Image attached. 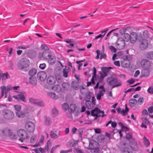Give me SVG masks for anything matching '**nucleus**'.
Instances as JSON below:
<instances>
[{
  "label": "nucleus",
  "mask_w": 153,
  "mask_h": 153,
  "mask_svg": "<svg viewBox=\"0 0 153 153\" xmlns=\"http://www.w3.org/2000/svg\"><path fill=\"white\" fill-rule=\"evenodd\" d=\"M52 89L56 92L59 93L61 91V88L60 86L58 85H55L52 86Z\"/></svg>",
  "instance_id": "27"
},
{
  "label": "nucleus",
  "mask_w": 153,
  "mask_h": 153,
  "mask_svg": "<svg viewBox=\"0 0 153 153\" xmlns=\"http://www.w3.org/2000/svg\"><path fill=\"white\" fill-rule=\"evenodd\" d=\"M13 97L15 99L18 100H21L25 102H26L25 96L22 94H19L13 96Z\"/></svg>",
  "instance_id": "14"
},
{
  "label": "nucleus",
  "mask_w": 153,
  "mask_h": 153,
  "mask_svg": "<svg viewBox=\"0 0 153 153\" xmlns=\"http://www.w3.org/2000/svg\"><path fill=\"white\" fill-rule=\"evenodd\" d=\"M62 109L65 111H67L68 109L69 106L67 103H64L62 105Z\"/></svg>",
  "instance_id": "39"
},
{
  "label": "nucleus",
  "mask_w": 153,
  "mask_h": 153,
  "mask_svg": "<svg viewBox=\"0 0 153 153\" xmlns=\"http://www.w3.org/2000/svg\"><path fill=\"white\" fill-rule=\"evenodd\" d=\"M148 93L151 94H153V88L150 87H149L147 90Z\"/></svg>",
  "instance_id": "58"
},
{
  "label": "nucleus",
  "mask_w": 153,
  "mask_h": 153,
  "mask_svg": "<svg viewBox=\"0 0 153 153\" xmlns=\"http://www.w3.org/2000/svg\"><path fill=\"white\" fill-rule=\"evenodd\" d=\"M106 82L108 85L112 86V88L120 86L122 85L121 82L118 80V78L112 75L107 78Z\"/></svg>",
  "instance_id": "2"
},
{
  "label": "nucleus",
  "mask_w": 153,
  "mask_h": 153,
  "mask_svg": "<svg viewBox=\"0 0 153 153\" xmlns=\"http://www.w3.org/2000/svg\"><path fill=\"white\" fill-rule=\"evenodd\" d=\"M37 77L40 81H44L46 78L47 74L45 72L42 71L38 74Z\"/></svg>",
  "instance_id": "13"
},
{
  "label": "nucleus",
  "mask_w": 153,
  "mask_h": 153,
  "mask_svg": "<svg viewBox=\"0 0 153 153\" xmlns=\"http://www.w3.org/2000/svg\"><path fill=\"white\" fill-rule=\"evenodd\" d=\"M97 55L95 57V59H98L99 58V56L100 54V51L99 50H97L96 51Z\"/></svg>",
  "instance_id": "62"
},
{
  "label": "nucleus",
  "mask_w": 153,
  "mask_h": 153,
  "mask_svg": "<svg viewBox=\"0 0 153 153\" xmlns=\"http://www.w3.org/2000/svg\"><path fill=\"white\" fill-rule=\"evenodd\" d=\"M18 136L19 137V140L23 142L26 139L29 138L28 134L27 131L23 129H20L17 132Z\"/></svg>",
  "instance_id": "3"
},
{
  "label": "nucleus",
  "mask_w": 153,
  "mask_h": 153,
  "mask_svg": "<svg viewBox=\"0 0 153 153\" xmlns=\"http://www.w3.org/2000/svg\"><path fill=\"white\" fill-rule=\"evenodd\" d=\"M113 68L111 67H103L101 68V70L103 73V74L107 76V73L110 71V70L112 69Z\"/></svg>",
  "instance_id": "19"
},
{
  "label": "nucleus",
  "mask_w": 153,
  "mask_h": 153,
  "mask_svg": "<svg viewBox=\"0 0 153 153\" xmlns=\"http://www.w3.org/2000/svg\"><path fill=\"white\" fill-rule=\"evenodd\" d=\"M46 66V64L44 63L41 64L39 66V68L42 70L44 69Z\"/></svg>",
  "instance_id": "55"
},
{
  "label": "nucleus",
  "mask_w": 153,
  "mask_h": 153,
  "mask_svg": "<svg viewBox=\"0 0 153 153\" xmlns=\"http://www.w3.org/2000/svg\"><path fill=\"white\" fill-rule=\"evenodd\" d=\"M125 45V43L123 38H119L117 42L116 47L119 50L123 49Z\"/></svg>",
  "instance_id": "8"
},
{
  "label": "nucleus",
  "mask_w": 153,
  "mask_h": 153,
  "mask_svg": "<svg viewBox=\"0 0 153 153\" xmlns=\"http://www.w3.org/2000/svg\"><path fill=\"white\" fill-rule=\"evenodd\" d=\"M95 82L94 81V78L92 77L91 79V81L88 82H87V86L88 87L90 86L92 84H95Z\"/></svg>",
  "instance_id": "43"
},
{
  "label": "nucleus",
  "mask_w": 153,
  "mask_h": 153,
  "mask_svg": "<svg viewBox=\"0 0 153 153\" xmlns=\"http://www.w3.org/2000/svg\"><path fill=\"white\" fill-rule=\"evenodd\" d=\"M144 144L146 147L149 146L150 145V143L149 140L145 136L144 137Z\"/></svg>",
  "instance_id": "36"
},
{
  "label": "nucleus",
  "mask_w": 153,
  "mask_h": 153,
  "mask_svg": "<svg viewBox=\"0 0 153 153\" xmlns=\"http://www.w3.org/2000/svg\"><path fill=\"white\" fill-rule=\"evenodd\" d=\"M29 83L33 86H35L37 84L36 79V77H30L29 78Z\"/></svg>",
  "instance_id": "21"
},
{
  "label": "nucleus",
  "mask_w": 153,
  "mask_h": 153,
  "mask_svg": "<svg viewBox=\"0 0 153 153\" xmlns=\"http://www.w3.org/2000/svg\"><path fill=\"white\" fill-rule=\"evenodd\" d=\"M109 48L112 53H115L116 52V49L113 46L111 45L109 46Z\"/></svg>",
  "instance_id": "49"
},
{
  "label": "nucleus",
  "mask_w": 153,
  "mask_h": 153,
  "mask_svg": "<svg viewBox=\"0 0 153 153\" xmlns=\"http://www.w3.org/2000/svg\"><path fill=\"white\" fill-rule=\"evenodd\" d=\"M28 55L30 58H33L36 57L37 54L35 51H32L28 53Z\"/></svg>",
  "instance_id": "31"
},
{
  "label": "nucleus",
  "mask_w": 153,
  "mask_h": 153,
  "mask_svg": "<svg viewBox=\"0 0 153 153\" xmlns=\"http://www.w3.org/2000/svg\"><path fill=\"white\" fill-rule=\"evenodd\" d=\"M47 146H45V150H46L48 152L50 151L49 148L51 147V142L49 140H48L47 141Z\"/></svg>",
  "instance_id": "34"
},
{
  "label": "nucleus",
  "mask_w": 153,
  "mask_h": 153,
  "mask_svg": "<svg viewBox=\"0 0 153 153\" xmlns=\"http://www.w3.org/2000/svg\"><path fill=\"white\" fill-rule=\"evenodd\" d=\"M51 56V53L49 51H45L43 52V58L46 59H48Z\"/></svg>",
  "instance_id": "18"
},
{
  "label": "nucleus",
  "mask_w": 153,
  "mask_h": 153,
  "mask_svg": "<svg viewBox=\"0 0 153 153\" xmlns=\"http://www.w3.org/2000/svg\"><path fill=\"white\" fill-rule=\"evenodd\" d=\"M141 67L144 68L149 69L151 65L149 61L146 59H142L140 62Z\"/></svg>",
  "instance_id": "7"
},
{
  "label": "nucleus",
  "mask_w": 153,
  "mask_h": 153,
  "mask_svg": "<svg viewBox=\"0 0 153 153\" xmlns=\"http://www.w3.org/2000/svg\"><path fill=\"white\" fill-rule=\"evenodd\" d=\"M137 102V101L136 99H131L129 101V105L131 107L134 106L135 105V103Z\"/></svg>",
  "instance_id": "30"
},
{
  "label": "nucleus",
  "mask_w": 153,
  "mask_h": 153,
  "mask_svg": "<svg viewBox=\"0 0 153 153\" xmlns=\"http://www.w3.org/2000/svg\"><path fill=\"white\" fill-rule=\"evenodd\" d=\"M50 136L51 138L56 139L58 138L59 137L60 134L56 130H53L50 132Z\"/></svg>",
  "instance_id": "16"
},
{
  "label": "nucleus",
  "mask_w": 153,
  "mask_h": 153,
  "mask_svg": "<svg viewBox=\"0 0 153 153\" xmlns=\"http://www.w3.org/2000/svg\"><path fill=\"white\" fill-rule=\"evenodd\" d=\"M10 131L9 129H4L3 131V134L4 135H5V136H7V135H9V132Z\"/></svg>",
  "instance_id": "53"
},
{
  "label": "nucleus",
  "mask_w": 153,
  "mask_h": 153,
  "mask_svg": "<svg viewBox=\"0 0 153 153\" xmlns=\"http://www.w3.org/2000/svg\"><path fill=\"white\" fill-rule=\"evenodd\" d=\"M140 48L142 50H144L147 48L148 45L147 40L146 39L140 41Z\"/></svg>",
  "instance_id": "11"
},
{
  "label": "nucleus",
  "mask_w": 153,
  "mask_h": 153,
  "mask_svg": "<svg viewBox=\"0 0 153 153\" xmlns=\"http://www.w3.org/2000/svg\"><path fill=\"white\" fill-rule=\"evenodd\" d=\"M93 75L92 76V77L94 78L96 76H97V74H96V70L95 67H94L93 68Z\"/></svg>",
  "instance_id": "59"
},
{
  "label": "nucleus",
  "mask_w": 153,
  "mask_h": 153,
  "mask_svg": "<svg viewBox=\"0 0 153 153\" xmlns=\"http://www.w3.org/2000/svg\"><path fill=\"white\" fill-rule=\"evenodd\" d=\"M52 113L53 114L56 116L58 114L59 111L55 107H54L52 109Z\"/></svg>",
  "instance_id": "44"
},
{
  "label": "nucleus",
  "mask_w": 153,
  "mask_h": 153,
  "mask_svg": "<svg viewBox=\"0 0 153 153\" xmlns=\"http://www.w3.org/2000/svg\"><path fill=\"white\" fill-rule=\"evenodd\" d=\"M62 86L63 88L65 90H68L69 88V85L68 83L64 82L63 83Z\"/></svg>",
  "instance_id": "41"
},
{
  "label": "nucleus",
  "mask_w": 153,
  "mask_h": 153,
  "mask_svg": "<svg viewBox=\"0 0 153 153\" xmlns=\"http://www.w3.org/2000/svg\"><path fill=\"white\" fill-rule=\"evenodd\" d=\"M2 114L4 118L7 120H12L15 116L13 112L10 110H3Z\"/></svg>",
  "instance_id": "4"
},
{
  "label": "nucleus",
  "mask_w": 153,
  "mask_h": 153,
  "mask_svg": "<svg viewBox=\"0 0 153 153\" xmlns=\"http://www.w3.org/2000/svg\"><path fill=\"white\" fill-rule=\"evenodd\" d=\"M135 82V80L132 78H131L130 79H128L127 81V82L129 84H133Z\"/></svg>",
  "instance_id": "61"
},
{
  "label": "nucleus",
  "mask_w": 153,
  "mask_h": 153,
  "mask_svg": "<svg viewBox=\"0 0 153 153\" xmlns=\"http://www.w3.org/2000/svg\"><path fill=\"white\" fill-rule=\"evenodd\" d=\"M148 111L150 114H152L153 112V106H150L148 109Z\"/></svg>",
  "instance_id": "64"
},
{
  "label": "nucleus",
  "mask_w": 153,
  "mask_h": 153,
  "mask_svg": "<svg viewBox=\"0 0 153 153\" xmlns=\"http://www.w3.org/2000/svg\"><path fill=\"white\" fill-rule=\"evenodd\" d=\"M48 95L53 100H57L59 98L53 92H49L48 94Z\"/></svg>",
  "instance_id": "24"
},
{
  "label": "nucleus",
  "mask_w": 153,
  "mask_h": 153,
  "mask_svg": "<svg viewBox=\"0 0 153 153\" xmlns=\"http://www.w3.org/2000/svg\"><path fill=\"white\" fill-rule=\"evenodd\" d=\"M131 152L130 149L128 147L124 148L123 150V153H131Z\"/></svg>",
  "instance_id": "40"
},
{
  "label": "nucleus",
  "mask_w": 153,
  "mask_h": 153,
  "mask_svg": "<svg viewBox=\"0 0 153 153\" xmlns=\"http://www.w3.org/2000/svg\"><path fill=\"white\" fill-rule=\"evenodd\" d=\"M30 62L29 60L26 58L21 59L17 64L18 68L20 70L27 71V68L29 67Z\"/></svg>",
  "instance_id": "1"
},
{
  "label": "nucleus",
  "mask_w": 153,
  "mask_h": 153,
  "mask_svg": "<svg viewBox=\"0 0 153 153\" xmlns=\"http://www.w3.org/2000/svg\"><path fill=\"white\" fill-rule=\"evenodd\" d=\"M100 74L101 75L98 78V81L100 83L103 82L104 78L106 76L103 74L101 71L100 72Z\"/></svg>",
  "instance_id": "32"
},
{
  "label": "nucleus",
  "mask_w": 153,
  "mask_h": 153,
  "mask_svg": "<svg viewBox=\"0 0 153 153\" xmlns=\"http://www.w3.org/2000/svg\"><path fill=\"white\" fill-rule=\"evenodd\" d=\"M29 102L31 103L37 104L40 106H42L44 105V102L41 101L34 99L33 98H30L29 99Z\"/></svg>",
  "instance_id": "9"
},
{
  "label": "nucleus",
  "mask_w": 153,
  "mask_h": 153,
  "mask_svg": "<svg viewBox=\"0 0 153 153\" xmlns=\"http://www.w3.org/2000/svg\"><path fill=\"white\" fill-rule=\"evenodd\" d=\"M29 47V45H27L25 46H22V45L19 46L17 48V49H25L27 48H28Z\"/></svg>",
  "instance_id": "47"
},
{
  "label": "nucleus",
  "mask_w": 153,
  "mask_h": 153,
  "mask_svg": "<svg viewBox=\"0 0 153 153\" xmlns=\"http://www.w3.org/2000/svg\"><path fill=\"white\" fill-rule=\"evenodd\" d=\"M76 106L75 104H72L69 106L68 111L71 114H72L75 111Z\"/></svg>",
  "instance_id": "20"
},
{
  "label": "nucleus",
  "mask_w": 153,
  "mask_h": 153,
  "mask_svg": "<svg viewBox=\"0 0 153 153\" xmlns=\"http://www.w3.org/2000/svg\"><path fill=\"white\" fill-rule=\"evenodd\" d=\"M99 93V94H97V99L98 100H100L101 99V96L103 95V93L102 90L100 91Z\"/></svg>",
  "instance_id": "42"
},
{
  "label": "nucleus",
  "mask_w": 153,
  "mask_h": 153,
  "mask_svg": "<svg viewBox=\"0 0 153 153\" xmlns=\"http://www.w3.org/2000/svg\"><path fill=\"white\" fill-rule=\"evenodd\" d=\"M121 64L122 66L124 68L128 67L130 65V61L127 59L122 60L121 62Z\"/></svg>",
  "instance_id": "15"
},
{
  "label": "nucleus",
  "mask_w": 153,
  "mask_h": 153,
  "mask_svg": "<svg viewBox=\"0 0 153 153\" xmlns=\"http://www.w3.org/2000/svg\"><path fill=\"white\" fill-rule=\"evenodd\" d=\"M126 137L127 139L128 140H130L132 138V136L131 133H129L126 134Z\"/></svg>",
  "instance_id": "52"
},
{
  "label": "nucleus",
  "mask_w": 153,
  "mask_h": 153,
  "mask_svg": "<svg viewBox=\"0 0 153 153\" xmlns=\"http://www.w3.org/2000/svg\"><path fill=\"white\" fill-rule=\"evenodd\" d=\"M145 57L148 59H153V51H150L146 52L145 55Z\"/></svg>",
  "instance_id": "22"
},
{
  "label": "nucleus",
  "mask_w": 153,
  "mask_h": 153,
  "mask_svg": "<svg viewBox=\"0 0 153 153\" xmlns=\"http://www.w3.org/2000/svg\"><path fill=\"white\" fill-rule=\"evenodd\" d=\"M142 33L145 38L146 37L148 38L149 37V33L147 30H144Z\"/></svg>",
  "instance_id": "50"
},
{
  "label": "nucleus",
  "mask_w": 153,
  "mask_h": 153,
  "mask_svg": "<svg viewBox=\"0 0 153 153\" xmlns=\"http://www.w3.org/2000/svg\"><path fill=\"white\" fill-rule=\"evenodd\" d=\"M97 108H99L98 107H96L94 109L92 110L91 111V114L92 113L94 114H99V112L97 113Z\"/></svg>",
  "instance_id": "57"
},
{
  "label": "nucleus",
  "mask_w": 153,
  "mask_h": 153,
  "mask_svg": "<svg viewBox=\"0 0 153 153\" xmlns=\"http://www.w3.org/2000/svg\"><path fill=\"white\" fill-rule=\"evenodd\" d=\"M36 138V135H34L32 136L30 138V142L31 143H34L35 142Z\"/></svg>",
  "instance_id": "51"
},
{
  "label": "nucleus",
  "mask_w": 153,
  "mask_h": 153,
  "mask_svg": "<svg viewBox=\"0 0 153 153\" xmlns=\"http://www.w3.org/2000/svg\"><path fill=\"white\" fill-rule=\"evenodd\" d=\"M26 130L29 133H32L35 129V126L34 123L31 121L27 122L25 125Z\"/></svg>",
  "instance_id": "5"
},
{
  "label": "nucleus",
  "mask_w": 153,
  "mask_h": 153,
  "mask_svg": "<svg viewBox=\"0 0 153 153\" xmlns=\"http://www.w3.org/2000/svg\"><path fill=\"white\" fill-rule=\"evenodd\" d=\"M59 145H56L55 146H53L51 149V153H53L54 152V149H56V148H57L58 147H59Z\"/></svg>",
  "instance_id": "60"
},
{
  "label": "nucleus",
  "mask_w": 153,
  "mask_h": 153,
  "mask_svg": "<svg viewBox=\"0 0 153 153\" xmlns=\"http://www.w3.org/2000/svg\"><path fill=\"white\" fill-rule=\"evenodd\" d=\"M69 71H68L67 69L65 68L63 70L62 73L63 74V76L65 77H67L68 76V73Z\"/></svg>",
  "instance_id": "46"
},
{
  "label": "nucleus",
  "mask_w": 153,
  "mask_h": 153,
  "mask_svg": "<svg viewBox=\"0 0 153 153\" xmlns=\"http://www.w3.org/2000/svg\"><path fill=\"white\" fill-rule=\"evenodd\" d=\"M85 105L88 109H91L94 105L91 101H86Z\"/></svg>",
  "instance_id": "28"
},
{
  "label": "nucleus",
  "mask_w": 153,
  "mask_h": 153,
  "mask_svg": "<svg viewBox=\"0 0 153 153\" xmlns=\"http://www.w3.org/2000/svg\"><path fill=\"white\" fill-rule=\"evenodd\" d=\"M56 77L53 76H50L47 79V82L50 85L54 84L56 81Z\"/></svg>",
  "instance_id": "12"
},
{
  "label": "nucleus",
  "mask_w": 153,
  "mask_h": 153,
  "mask_svg": "<svg viewBox=\"0 0 153 153\" xmlns=\"http://www.w3.org/2000/svg\"><path fill=\"white\" fill-rule=\"evenodd\" d=\"M106 58L107 55L105 53H104V51H103V52H101V53L100 59H105Z\"/></svg>",
  "instance_id": "48"
},
{
  "label": "nucleus",
  "mask_w": 153,
  "mask_h": 153,
  "mask_svg": "<svg viewBox=\"0 0 153 153\" xmlns=\"http://www.w3.org/2000/svg\"><path fill=\"white\" fill-rule=\"evenodd\" d=\"M138 36L135 32H132L130 34V42L131 43H134L137 39Z\"/></svg>",
  "instance_id": "10"
},
{
  "label": "nucleus",
  "mask_w": 153,
  "mask_h": 153,
  "mask_svg": "<svg viewBox=\"0 0 153 153\" xmlns=\"http://www.w3.org/2000/svg\"><path fill=\"white\" fill-rule=\"evenodd\" d=\"M126 30V28H122L120 30V33L122 35L124 34L125 33Z\"/></svg>",
  "instance_id": "54"
},
{
  "label": "nucleus",
  "mask_w": 153,
  "mask_h": 153,
  "mask_svg": "<svg viewBox=\"0 0 153 153\" xmlns=\"http://www.w3.org/2000/svg\"><path fill=\"white\" fill-rule=\"evenodd\" d=\"M16 115L19 117L22 118L25 115L26 113L20 110L19 111H16Z\"/></svg>",
  "instance_id": "23"
},
{
  "label": "nucleus",
  "mask_w": 153,
  "mask_h": 153,
  "mask_svg": "<svg viewBox=\"0 0 153 153\" xmlns=\"http://www.w3.org/2000/svg\"><path fill=\"white\" fill-rule=\"evenodd\" d=\"M137 39L140 42L141 41L143 40L146 39L145 37L143 35V33H140L138 36Z\"/></svg>",
  "instance_id": "35"
},
{
  "label": "nucleus",
  "mask_w": 153,
  "mask_h": 153,
  "mask_svg": "<svg viewBox=\"0 0 153 153\" xmlns=\"http://www.w3.org/2000/svg\"><path fill=\"white\" fill-rule=\"evenodd\" d=\"M72 149H69L67 150H61L60 151V153H67L68 152L72 151Z\"/></svg>",
  "instance_id": "63"
},
{
  "label": "nucleus",
  "mask_w": 153,
  "mask_h": 153,
  "mask_svg": "<svg viewBox=\"0 0 153 153\" xmlns=\"http://www.w3.org/2000/svg\"><path fill=\"white\" fill-rule=\"evenodd\" d=\"M37 71L36 68H33L29 71L28 74L29 75L32 77L37 73Z\"/></svg>",
  "instance_id": "25"
},
{
  "label": "nucleus",
  "mask_w": 153,
  "mask_h": 153,
  "mask_svg": "<svg viewBox=\"0 0 153 153\" xmlns=\"http://www.w3.org/2000/svg\"><path fill=\"white\" fill-rule=\"evenodd\" d=\"M1 90V96L2 97L4 95V91L5 93V98H6L7 96V93L9 91L12 89L11 86H7L6 87L5 86H2L0 87Z\"/></svg>",
  "instance_id": "6"
},
{
  "label": "nucleus",
  "mask_w": 153,
  "mask_h": 153,
  "mask_svg": "<svg viewBox=\"0 0 153 153\" xmlns=\"http://www.w3.org/2000/svg\"><path fill=\"white\" fill-rule=\"evenodd\" d=\"M99 143L96 141H94L93 143L90 142L89 144V148L88 149L92 150V149H94L95 148L99 147Z\"/></svg>",
  "instance_id": "17"
},
{
  "label": "nucleus",
  "mask_w": 153,
  "mask_h": 153,
  "mask_svg": "<svg viewBox=\"0 0 153 153\" xmlns=\"http://www.w3.org/2000/svg\"><path fill=\"white\" fill-rule=\"evenodd\" d=\"M14 108L15 110L17 111H19L21 110V105H16L14 106Z\"/></svg>",
  "instance_id": "45"
},
{
  "label": "nucleus",
  "mask_w": 153,
  "mask_h": 153,
  "mask_svg": "<svg viewBox=\"0 0 153 153\" xmlns=\"http://www.w3.org/2000/svg\"><path fill=\"white\" fill-rule=\"evenodd\" d=\"M149 69L144 68L141 71V74L142 76H148L149 75V72L148 70Z\"/></svg>",
  "instance_id": "26"
},
{
  "label": "nucleus",
  "mask_w": 153,
  "mask_h": 153,
  "mask_svg": "<svg viewBox=\"0 0 153 153\" xmlns=\"http://www.w3.org/2000/svg\"><path fill=\"white\" fill-rule=\"evenodd\" d=\"M123 39L124 41H128L130 39V35L128 33H125L124 34Z\"/></svg>",
  "instance_id": "33"
},
{
  "label": "nucleus",
  "mask_w": 153,
  "mask_h": 153,
  "mask_svg": "<svg viewBox=\"0 0 153 153\" xmlns=\"http://www.w3.org/2000/svg\"><path fill=\"white\" fill-rule=\"evenodd\" d=\"M71 85L72 87L75 90L78 89L79 84L76 81H73L71 82Z\"/></svg>",
  "instance_id": "29"
},
{
  "label": "nucleus",
  "mask_w": 153,
  "mask_h": 153,
  "mask_svg": "<svg viewBox=\"0 0 153 153\" xmlns=\"http://www.w3.org/2000/svg\"><path fill=\"white\" fill-rule=\"evenodd\" d=\"M49 62L50 63L51 65H53L56 62L55 58L51 56V58L48 59Z\"/></svg>",
  "instance_id": "38"
},
{
  "label": "nucleus",
  "mask_w": 153,
  "mask_h": 153,
  "mask_svg": "<svg viewBox=\"0 0 153 153\" xmlns=\"http://www.w3.org/2000/svg\"><path fill=\"white\" fill-rule=\"evenodd\" d=\"M8 73H6L3 74L2 75V79H6L8 78Z\"/></svg>",
  "instance_id": "56"
},
{
  "label": "nucleus",
  "mask_w": 153,
  "mask_h": 153,
  "mask_svg": "<svg viewBox=\"0 0 153 153\" xmlns=\"http://www.w3.org/2000/svg\"><path fill=\"white\" fill-rule=\"evenodd\" d=\"M51 120L50 117H46L45 121V125L47 126L50 125L51 123Z\"/></svg>",
  "instance_id": "37"
}]
</instances>
